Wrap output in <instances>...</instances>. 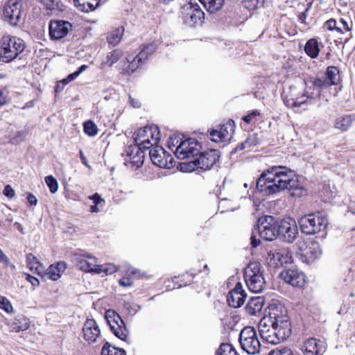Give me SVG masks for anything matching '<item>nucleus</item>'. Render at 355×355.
I'll return each instance as SVG.
<instances>
[{
  "mask_svg": "<svg viewBox=\"0 0 355 355\" xmlns=\"http://www.w3.org/2000/svg\"><path fill=\"white\" fill-rule=\"evenodd\" d=\"M257 189L263 196L276 194L283 190H288L295 198L306 194L294 172L282 166H273L264 171L257 181Z\"/></svg>",
  "mask_w": 355,
  "mask_h": 355,
  "instance_id": "obj_1",
  "label": "nucleus"
},
{
  "mask_svg": "<svg viewBox=\"0 0 355 355\" xmlns=\"http://www.w3.org/2000/svg\"><path fill=\"white\" fill-rule=\"evenodd\" d=\"M277 223L275 218L271 216H265L259 218L257 222V227L252 232L250 237L251 245L253 248L260 244L257 235L266 241H273L277 236Z\"/></svg>",
  "mask_w": 355,
  "mask_h": 355,
  "instance_id": "obj_2",
  "label": "nucleus"
},
{
  "mask_svg": "<svg viewBox=\"0 0 355 355\" xmlns=\"http://www.w3.org/2000/svg\"><path fill=\"white\" fill-rule=\"evenodd\" d=\"M268 315L262 319H268L273 325L284 331L288 334H291V324L288 316L286 307L278 302H272L268 306Z\"/></svg>",
  "mask_w": 355,
  "mask_h": 355,
  "instance_id": "obj_3",
  "label": "nucleus"
},
{
  "mask_svg": "<svg viewBox=\"0 0 355 355\" xmlns=\"http://www.w3.org/2000/svg\"><path fill=\"white\" fill-rule=\"evenodd\" d=\"M259 332L263 341L272 345H277L291 336L273 325L268 319L262 318L259 323Z\"/></svg>",
  "mask_w": 355,
  "mask_h": 355,
  "instance_id": "obj_4",
  "label": "nucleus"
},
{
  "mask_svg": "<svg viewBox=\"0 0 355 355\" xmlns=\"http://www.w3.org/2000/svg\"><path fill=\"white\" fill-rule=\"evenodd\" d=\"M1 59L3 62H9L15 59L25 48L24 42L20 38L10 35L3 36L1 40Z\"/></svg>",
  "mask_w": 355,
  "mask_h": 355,
  "instance_id": "obj_5",
  "label": "nucleus"
},
{
  "mask_svg": "<svg viewBox=\"0 0 355 355\" xmlns=\"http://www.w3.org/2000/svg\"><path fill=\"white\" fill-rule=\"evenodd\" d=\"M298 224L302 232L306 234H315L326 228L327 220L318 212L303 216L299 219Z\"/></svg>",
  "mask_w": 355,
  "mask_h": 355,
  "instance_id": "obj_6",
  "label": "nucleus"
},
{
  "mask_svg": "<svg viewBox=\"0 0 355 355\" xmlns=\"http://www.w3.org/2000/svg\"><path fill=\"white\" fill-rule=\"evenodd\" d=\"M244 275L246 285L250 291L260 293L263 290L266 282L259 263H250L245 268Z\"/></svg>",
  "mask_w": 355,
  "mask_h": 355,
  "instance_id": "obj_7",
  "label": "nucleus"
},
{
  "mask_svg": "<svg viewBox=\"0 0 355 355\" xmlns=\"http://www.w3.org/2000/svg\"><path fill=\"white\" fill-rule=\"evenodd\" d=\"M219 159V154L217 150H210L202 153L198 158L194 159L188 164H183L181 170L192 171L200 168L204 171L209 170Z\"/></svg>",
  "mask_w": 355,
  "mask_h": 355,
  "instance_id": "obj_8",
  "label": "nucleus"
},
{
  "mask_svg": "<svg viewBox=\"0 0 355 355\" xmlns=\"http://www.w3.org/2000/svg\"><path fill=\"white\" fill-rule=\"evenodd\" d=\"M160 140L159 130L157 126L150 125L137 130L135 141L137 145L149 149Z\"/></svg>",
  "mask_w": 355,
  "mask_h": 355,
  "instance_id": "obj_9",
  "label": "nucleus"
},
{
  "mask_svg": "<svg viewBox=\"0 0 355 355\" xmlns=\"http://www.w3.org/2000/svg\"><path fill=\"white\" fill-rule=\"evenodd\" d=\"M239 342L242 349L249 354H256L259 352L260 341L256 330L252 327H245L240 333Z\"/></svg>",
  "mask_w": 355,
  "mask_h": 355,
  "instance_id": "obj_10",
  "label": "nucleus"
},
{
  "mask_svg": "<svg viewBox=\"0 0 355 355\" xmlns=\"http://www.w3.org/2000/svg\"><path fill=\"white\" fill-rule=\"evenodd\" d=\"M277 236L285 243H292L298 236L296 222L291 218L283 219L277 223Z\"/></svg>",
  "mask_w": 355,
  "mask_h": 355,
  "instance_id": "obj_11",
  "label": "nucleus"
},
{
  "mask_svg": "<svg viewBox=\"0 0 355 355\" xmlns=\"http://www.w3.org/2000/svg\"><path fill=\"white\" fill-rule=\"evenodd\" d=\"M183 19L190 26L200 25L205 19V13L197 3L189 2L182 7Z\"/></svg>",
  "mask_w": 355,
  "mask_h": 355,
  "instance_id": "obj_12",
  "label": "nucleus"
},
{
  "mask_svg": "<svg viewBox=\"0 0 355 355\" xmlns=\"http://www.w3.org/2000/svg\"><path fill=\"white\" fill-rule=\"evenodd\" d=\"M105 318L114 336L125 340L128 331L121 316L113 310H107L105 312Z\"/></svg>",
  "mask_w": 355,
  "mask_h": 355,
  "instance_id": "obj_13",
  "label": "nucleus"
},
{
  "mask_svg": "<svg viewBox=\"0 0 355 355\" xmlns=\"http://www.w3.org/2000/svg\"><path fill=\"white\" fill-rule=\"evenodd\" d=\"M24 0H8L4 6L3 16L5 20L12 26H17L22 15V6Z\"/></svg>",
  "mask_w": 355,
  "mask_h": 355,
  "instance_id": "obj_14",
  "label": "nucleus"
},
{
  "mask_svg": "<svg viewBox=\"0 0 355 355\" xmlns=\"http://www.w3.org/2000/svg\"><path fill=\"white\" fill-rule=\"evenodd\" d=\"M150 150L149 155L153 164L160 167L171 168L173 166V158L164 148L157 144Z\"/></svg>",
  "mask_w": 355,
  "mask_h": 355,
  "instance_id": "obj_15",
  "label": "nucleus"
},
{
  "mask_svg": "<svg viewBox=\"0 0 355 355\" xmlns=\"http://www.w3.org/2000/svg\"><path fill=\"white\" fill-rule=\"evenodd\" d=\"M201 145L195 139L189 138L182 141L177 146L175 154L180 159H184L198 155Z\"/></svg>",
  "mask_w": 355,
  "mask_h": 355,
  "instance_id": "obj_16",
  "label": "nucleus"
},
{
  "mask_svg": "<svg viewBox=\"0 0 355 355\" xmlns=\"http://www.w3.org/2000/svg\"><path fill=\"white\" fill-rule=\"evenodd\" d=\"M144 148L139 145L128 146L123 155L125 157V164L134 169H137L143 165L144 155Z\"/></svg>",
  "mask_w": 355,
  "mask_h": 355,
  "instance_id": "obj_17",
  "label": "nucleus"
},
{
  "mask_svg": "<svg viewBox=\"0 0 355 355\" xmlns=\"http://www.w3.org/2000/svg\"><path fill=\"white\" fill-rule=\"evenodd\" d=\"M266 259L270 266L276 268L291 263L292 254L287 248H277L268 252Z\"/></svg>",
  "mask_w": 355,
  "mask_h": 355,
  "instance_id": "obj_18",
  "label": "nucleus"
},
{
  "mask_svg": "<svg viewBox=\"0 0 355 355\" xmlns=\"http://www.w3.org/2000/svg\"><path fill=\"white\" fill-rule=\"evenodd\" d=\"M49 29L51 39L58 40L67 35L71 29V24L67 21L52 20L49 23Z\"/></svg>",
  "mask_w": 355,
  "mask_h": 355,
  "instance_id": "obj_19",
  "label": "nucleus"
},
{
  "mask_svg": "<svg viewBox=\"0 0 355 355\" xmlns=\"http://www.w3.org/2000/svg\"><path fill=\"white\" fill-rule=\"evenodd\" d=\"M280 277L285 282L295 287H302L305 282L304 273L297 268H288L280 273Z\"/></svg>",
  "mask_w": 355,
  "mask_h": 355,
  "instance_id": "obj_20",
  "label": "nucleus"
},
{
  "mask_svg": "<svg viewBox=\"0 0 355 355\" xmlns=\"http://www.w3.org/2000/svg\"><path fill=\"white\" fill-rule=\"evenodd\" d=\"M304 355H322L325 351L323 342L315 338H309L304 341L300 347Z\"/></svg>",
  "mask_w": 355,
  "mask_h": 355,
  "instance_id": "obj_21",
  "label": "nucleus"
},
{
  "mask_svg": "<svg viewBox=\"0 0 355 355\" xmlns=\"http://www.w3.org/2000/svg\"><path fill=\"white\" fill-rule=\"evenodd\" d=\"M73 261L81 270L96 273L98 264L96 257L89 254H76L73 257Z\"/></svg>",
  "mask_w": 355,
  "mask_h": 355,
  "instance_id": "obj_22",
  "label": "nucleus"
},
{
  "mask_svg": "<svg viewBox=\"0 0 355 355\" xmlns=\"http://www.w3.org/2000/svg\"><path fill=\"white\" fill-rule=\"evenodd\" d=\"M245 297L246 294L243 289L242 284L240 282H237L235 287L230 291L227 301L229 306L239 308L243 304Z\"/></svg>",
  "mask_w": 355,
  "mask_h": 355,
  "instance_id": "obj_23",
  "label": "nucleus"
},
{
  "mask_svg": "<svg viewBox=\"0 0 355 355\" xmlns=\"http://www.w3.org/2000/svg\"><path fill=\"white\" fill-rule=\"evenodd\" d=\"M83 337L89 343H93L97 341L100 338V329L96 322L94 319H87L83 328Z\"/></svg>",
  "mask_w": 355,
  "mask_h": 355,
  "instance_id": "obj_24",
  "label": "nucleus"
},
{
  "mask_svg": "<svg viewBox=\"0 0 355 355\" xmlns=\"http://www.w3.org/2000/svg\"><path fill=\"white\" fill-rule=\"evenodd\" d=\"M354 121L355 114L343 115L336 119L334 127L341 132H346Z\"/></svg>",
  "mask_w": 355,
  "mask_h": 355,
  "instance_id": "obj_25",
  "label": "nucleus"
},
{
  "mask_svg": "<svg viewBox=\"0 0 355 355\" xmlns=\"http://www.w3.org/2000/svg\"><path fill=\"white\" fill-rule=\"evenodd\" d=\"M74 5L79 10L88 12L100 6L101 0H73Z\"/></svg>",
  "mask_w": 355,
  "mask_h": 355,
  "instance_id": "obj_26",
  "label": "nucleus"
},
{
  "mask_svg": "<svg viewBox=\"0 0 355 355\" xmlns=\"http://www.w3.org/2000/svg\"><path fill=\"white\" fill-rule=\"evenodd\" d=\"M263 306V300L259 297H252L245 306L246 311L250 315H255L261 312Z\"/></svg>",
  "mask_w": 355,
  "mask_h": 355,
  "instance_id": "obj_27",
  "label": "nucleus"
},
{
  "mask_svg": "<svg viewBox=\"0 0 355 355\" xmlns=\"http://www.w3.org/2000/svg\"><path fill=\"white\" fill-rule=\"evenodd\" d=\"M142 53L137 54L135 57L129 55L126 58L128 65L125 67V70L128 73L135 72L140 66H141L145 60L142 58Z\"/></svg>",
  "mask_w": 355,
  "mask_h": 355,
  "instance_id": "obj_28",
  "label": "nucleus"
},
{
  "mask_svg": "<svg viewBox=\"0 0 355 355\" xmlns=\"http://www.w3.org/2000/svg\"><path fill=\"white\" fill-rule=\"evenodd\" d=\"M66 269V263L64 261H59L56 265H51L48 269V275L51 280L56 281L60 277L61 274Z\"/></svg>",
  "mask_w": 355,
  "mask_h": 355,
  "instance_id": "obj_29",
  "label": "nucleus"
},
{
  "mask_svg": "<svg viewBox=\"0 0 355 355\" xmlns=\"http://www.w3.org/2000/svg\"><path fill=\"white\" fill-rule=\"evenodd\" d=\"M234 132V122L229 120L226 123L220 126L219 129V138L218 140H225L232 137Z\"/></svg>",
  "mask_w": 355,
  "mask_h": 355,
  "instance_id": "obj_30",
  "label": "nucleus"
},
{
  "mask_svg": "<svg viewBox=\"0 0 355 355\" xmlns=\"http://www.w3.org/2000/svg\"><path fill=\"white\" fill-rule=\"evenodd\" d=\"M306 53L311 58H316L320 52L319 42L315 38L309 40L304 46Z\"/></svg>",
  "mask_w": 355,
  "mask_h": 355,
  "instance_id": "obj_31",
  "label": "nucleus"
},
{
  "mask_svg": "<svg viewBox=\"0 0 355 355\" xmlns=\"http://www.w3.org/2000/svg\"><path fill=\"white\" fill-rule=\"evenodd\" d=\"M330 86L338 85L339 82V70L336 67H328L324 73H322Z\"/></svg>",
  "mask_w": 355,
  "mask_h": 355,
  "instance_id": "obj_32",
  "label": "nucleus"
},
{
  "mask_svg": "<svg viewBox=\"0 0 355 355\" xmlns=\"http://www.w3.org/2000/svg\"><path fill=\"white\" fill-rule=\"evenodd\" d=\"M29 326V320L23 315L16 318L11 324V328L15 332L25 331L28 329Z\"/></svg>",
  "mask_w": 355,
  "mask_h": 355,
  "instance_id": "obj_33",
  "label": "nucleus"
},
{
  "mask_svg": "<svg viewBox=\"0 0 355 355\" xmlns=\"http://www.w3.org/2000/svg\"><path fill=\"white\" fill-rule=\"evenodd\" d=\"M259 139L257 133L249 134L247 139L235 148V152L239 150L248 149L259 144Z\"/></svg>",
  "mask_w": 355,
  "mask_h": 355,
  "instance_id": "obj_34",
  "label": "nucleus"
},
{
  "mask_svg": "<svg viewBox=\"0 0 355 355\" xmlns=\"http://www.w3.org/2000/svg\"><path fill=\"white\" fill-rule=\"evenodd\" d=\"M210 13H214L221 9L225 0H199Z\"/></svg>",
  "mask_w": 355,
  "mask_h": 355,
  "instance_id": "obj_35",
  "label": "nucleus"
},
{
  "mask_svg": "<svg viewBox=\"0 0 355 355\" xmlns=\"http://www.w3.org/2000/svg\"><path fill=\"white\" fill-rule=\"evenodd\" d=\"M124 33V28L121 26L112 31L107 37V42L112 45H117L121 40Z\"/></svg>",
  "mask_w": 355,
  "mask_h": 355,
  "instance_id": "obj_36",
  "label": "nucleus"
},
{
  "mask_svg": "<svg viewBox=\"0 0 355 355\" xmlns=\"http://www.w3.org/2000/svg\"><path fill=\"white\" fill-rule=\"evenodd\" d=\"M26 264L28 268L33 271L40 273L42 269V266L38 261L37 258L33 254L29 253L26 254Z\"/></svg>",
  "mask_w": 355,
  "mask_h": 355,
  "instance_id": "obj_37",
  "label": "nucleus"
},
{
  "mask_svg": "<svg viewBox=\"0 0 355 355\" xmlns=\"http://www.w3.org/2000/svg\"><path fill=\"white\" fill-rule=\"evenodd\" d=\"M314 87L318 89L316 96H320L321 89L331 87L322 73L318 74L312 81Z\"/></svg>",
  "mask_w": 355,
  "mask_h": 355,
  "instance_id": "obj_38",
  "label": "nucleus"
},
{
  "mask_svg": "<svg viewBox=\"0 0 355 355\" xmlns=\"http://www.w3.org/2000/svg\"><path fill=\"white\" fill-rule=\"evenodd\" d=\"M89 198L93 200L94 205L90 207V211L92 213H98L101 211L103 204L105 202L104 200L101 198L98 193H95L94 194L89 196Z\"/></svg>",
  "mask_w": 355,
  "mask_h": 355,
  "instance_id": "obj_39",
  "label": "nucleus"
},
{
  "mask_svg": "<svg viewBox=\"0 0 355 355\" xmlns=\"http://www.w3.org/2000/svg\"><path fill=\"white\" fill-rule=\"evenodd\" d=\"M122 55L123 53L120 50L115 49L107 54L106 60L104 61L102 64L111 67L116 63L122 57Z\"/></svg>",
  "mask_w": 355,
  "mask_h": 355,
  "instance_id": "obj_40",
  "label": "nucleus"
},
{
  "mask_svg": "<svg viewBox=\"0 0 355 355\" xmlns=\"http://www.w3.org/2000/svg\"><path fill=\"white\" fill-rule=\"evenodd\" d=\"M101 355H126V353L123 349L116 348L106 343L101 350Z\"/></svg>",
  "mask_w": 355,
  "mask_h": 355,
  "instance_id": "obj_41",
  "label": "nucleus"
},
{
  "mask_svg": "<svg viewBox=\"0 0 355 355\" xmlns=\"http://www.w3.org/2000/svg\"><path fill=\"white\" fill-rule=\"evenodd\" d=\"M216 355H239L232 345L228 343H223L220 345Z\"/></svg>",
  "mask_w": 355,
  "mask_h": 355,
  "instance_id": "obj_42",
  "label": "nucleus"
},
{
  "mask_svg": "<svg viewBox=\"0 0 355 355\" xmlns=\"http://www.w3.org/2000/svg\"><path fill=\"white\" fill-rule=\"evenodd\" d=\"M308 92L304 93L301 96L290 100H286V103L287 106L291 107H300L302 104L306 102L309 96L306 95Z\"/></svg>",
  "mask_w": 355,
  "mask_h": 355,
  "instance_id": "obj_43",
  "label": "nucleus"
},
{
  "mask_svg": "<svg viewBox=\"0 0 355 355\" xmlns=\"http://www.w3.org/2000/svg\"><path fill=\"white\" fill-rule=\"evenodd\" d=\"M117 271V267L112 263H107L98 265L96 274L105 273L106 275H112Z\"/></svg>",
  "mask_w": 355,
  "mask_h": 355,
  "instance_id": "obj_44",
  "label": "nucleus"
},
{
  "mask_svg": "<svg viewBox=\"0 0 355 355\" xmlns=\"http://www.w3.org/2000/svg\"><path fill=\"white\" fill-rule=\"evenodd\" d=\"M156 48V45L153 43L147 44L143 46L141 50L138 54L142 53V58L146 61L148 58L149 55L155 52Z\"/></svg>",
  "mask_w": 355,
  "mask_h": 355,
  "instance_id": "obj_45",
  "label": "nucleus"
},
{
  "mask_svg": "<svg viewBox=\"0 0 355 355\" xmlns=\"http://www.w3.org/2000/svg\"><path fill=\"white\" fill-rule=\"evenodd\" d=\"M97 127L92 121H87L84 123V132L89 136H95L97 134Z\"/></svg>",
  "mask_w": 355,
  "mask_h": 355,
  "instance_id": "obj_46",
  "label": "nucleus"
},
{
  "mask_svg": "<svg viewBox=\"0 0 355 355\" xmlns=\"http://www.w3.org/2000/svg\"><path fill=\"white\" fill-rule=\"evenodd\" d=\"M45 182L49 187L51 193H55L58 191V183L52 175L46 176L45 178Z\"/></svg>",
  "mask_w": 355,
  "mask_h": 355,
  "instance_id": "obj_47",
  "label": "nucleus"
},
{
  "mask_svg": "<svg viewBox=\"0 0 355 355\" xmlns=\"http://www.w3.org/2000/svg\"><path fill=\"white\" fill-rule=\"evenodd\" d=\"M87 68V65L83 64L81 65L77 71L75 72L69 74L65 79L62 80L64 84H67L68 83L73 80L76 79L78 76H80L81 73H83L86 69Z\"/></svg>",
  "mask_w": 355,
  "mask_h": 355,
  "instance_id": "obj_48",
  "label": "nucleus"
},
{
  "mask_svg": "<svg viewBox=\"0 0 355 355\" xmlns=\"http://www.w3.org/2000/svg\"><path fill=\"white\" fill-rule=\"evenodd\" d=\"M0 308L8 313L13 311V307L10 302L6 297L2 295H0Z\"/></svg>",
  "mask_w": 355,
  "mask_h": 355,
  "instance_id": "obj_49",
  "label": "nucleus"
},
{
  "mask_svg": "<svg viewBox=\"0 0 355 355\" xmlns=\"http://www.w3.org/2000/svg\"><path fill=\"white\" fill-rule=\"evenodd\" d=\"M324 27L327 28L329 31L336 30L337 32L342 33V28L340 26H338L337 22L334 19L327 20L324 23Z\"/></svg>",
  "mask_w": 355,
  "mask_h": 355,
  "instance_id": "obj_50",
  "label": "nucleus"
},
{
  "mask_svg": "<svg viewBox=\"0 0 355 355\" xmlns=\"http://www.w3.org/2000/svg\"><path fill=\"white\" fill-rule=\"evenodd\" d=\"M25 137L26 132L24 131H19L10 139V143L12 144H19L25 139Z\"/></svg>",
  "mask_w": 355,
  "mask_h": 355,
  "instance_id": "obj_51",
  "label": "nucleus"
},
{
  "mask_svg": "<svg viewBox=\"0 0 355 355\" xmlns=\"http://www.w3.org/2000/svg\"><path fill=\"white\" fill-rule=\"evenodd\" d=\"M40 3H42L47 9L49 10H54L57 6L58 2L56 0H38Z\"/></svg>",
  "mask_w": 355,
  "mask_h": 355,
  "instance_id": "obj_52",
  "label": "nucleus"
},
{
  "mask_svg": "<svg viewBox=\"0 0 355 355\" xmlns=\"http://www.w3.org/2000/svg\"><path fill=\"white\" fill-rule=\"evenodd\" d=\"M0 261L5 266H9L12 269L15 268V266L11 263L9 258L4 254L1 249L0 250Z\"/></svg>",
  "mask_w": 355,
  "mask_h": 355,
  "instance_id": "obj_53",
  "label": "nucleus"
},
{
  "mask_svg": "<svg viewBox=\"0 0 355 355\" xmlns=\"http://www.w3.org/2000/svg\"><path fill=\"white\" fill-rule=\"evenodd\" d=\"M259 115V112L258 111H253L252 112L250 113L249 114L244 116L243 117V120L246 122L247 123H250L252 122L255 118Z\"/></svg>",
  "mask_w": 355,
  "mask_h": 355,
  "instance_id": "obj_54",
  "label": "nucleus"
},
{
  "mask_svg": "<svg viewBox=\"0 0 355 355\" xmlns=\"http://www.w3.org/2000/svg\"><path fill=\"white\" fill-rule=\"evenodd\" d=\"M3 193L8 198H13L15 196V191L10 185H6L3 191Z\"/></svg>",
  "mask_w": 355,
  "mask_h": 355,
  "instance_id": "obj_55",
  "label": "nucleus"
},
{
  "mask_svg": "<svg viewBox=\"0 0 355 355\" xmlns=\"http://www.w3.org/2000/svg\"><path fill=\"white\" fill-rule=\"evenodd\" d=\"M338 24L339 25L338 26H340L342 28V32L343 31H349L351 30L349 24L343 18L340 19Z\"/></svg>",
  "mask_w": 355,
  "mask_h": 355,
  "instance_id": "obj_56",
  "label": "nucleus"
},
{
  "mask_svg": "<svg viewBox=\"0 0 355 355\" xmlns=\"http://www.w3.org/2000/svg\"><path fill=\"white\" fill-rule=\"evenodd\" d=\"M268 355H293L290 349H284L279 351L270 352Z\"/></svg>",
  "mask_w": 355,
  "mask_h": 355,
  "instance_id": "obj_57",
  "label": "nucleus"
},
{
  "mask_svg": "<svg viewBox=\"0 0 355 355\" xmlns=\"http://www.w3.org/2000/svg\"><path fill=\"white\" fill-rule=\"evenodd\" d=\"M219 130H212L210 132V138L214 142H220L223 140H218L219 138Z\"/></svg>",
  "mask_w": 355,
  "mask_h": 355,
  "instance_id": "obj_58",
  "label": "nucleus"
},
{
  "mask_svg": "<svg viewBox=\"0 0 355 355\" xmlns=\"http://www.w3.org/2000/svg\"><path fill=\"white\" fill-rule=\"evenodd\" d=\"M119 284L124 287L130 286L132 284L131 279L129 277H123L119 280Z\"/></svg>",
  "mask_w": 355,
  "mask_h": 355,
  "instance_id": "obj_59",
  "label": "nucleus"
},
{
  "mask_svg": "<svg viewBox=\"0 0 355 355\" xmlns=\"http://www.w3.org/2000/svg\"><path fill=\"white\" fill-rule=\"evenodd\" d=\"M26 280L28 281L33 286H38L40 282L37 278L33 277L30 275L26 276Z\"/></svg>",
  "mask_w": 355,
  "mask_h": 355,
  "instance_id": "obj_60",
  "label": "nucleus"
},
{
  "mask_svg": "<svg viewBox=\"0 0 355 355\" xmlns=\"http://www.w3.org/2000/svg\"><path fill=\"white\" fill-rule=\"evenodd\" d=\"M27 200L31 205L35 206L37 203L36 197L32 193H28Z\"/></svg>",
  "mask_w": 355,
  "mask_h": 355,
  "instance_id": "obj_61",
  "label": "nucleus"
},
{
  "mask_svg": "<svg viewBox=\"0 0 355 355\" xmlns=\"http://www.w3.org/2000/svg\"><path fill=\"white\" fill-rule=\"evenodd\" d=\"M129 101L130 105L133 107H139L141 106V103L139 100L133 98L130 95H129Z\"/></svg>",
  "mask_w": 355,
  "mask_h": 355,
  "instance_id": "obj_62",
  "label": "nucleus"
},
{
  "mask_svg": "<svg viewBox=\"0 0 355 355\" xmlns=\"http://www.w3.org/2000/svg\"><path fill=\"white\" fill-rule=\"evenodd\" d=\"M79 153H80V157L81 162L85 166H87L88 168H90V166L87 163V158H86V157L85 156V155L83 153V151L82 150H80Z\"/></svg>",
  "mask_w": 355,
  "mask_h": 355,
  "instance_id": "obj_63",
  "label": "nucleus"
},
{
  "mask_svg": "<svg viewBox=\"0 0 355 355\" xmlns=\"http://www.w3.org/2000/svg\"><path fill=\"white\" fill-rule=\"evenodd\" d=\"M308 11V9L306 10L305 12L300 13L298 15V20L301 23L305 24L306 23V12Z\"/></svg>",
  "mask_w": 355,
  "mask_h": 355,
  "instance_id": "obj_64",
  "label": "nucleus"
}]
</instances>
